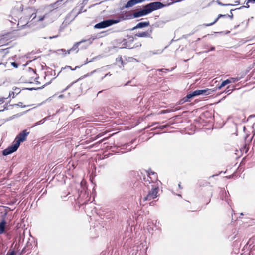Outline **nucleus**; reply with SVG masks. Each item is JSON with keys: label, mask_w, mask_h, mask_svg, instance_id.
Wrapping results in <instances>:
<instances>
[{"label": "nucleus", "mask_w": 255, "mask_h": 255, "mask_svg": "<svg viewBox=\"0 0 255 255\" xmlns=\"http://www.w3.org/2000/svg\"><path fill=\"white\" fill-rule=\"evenodd\" d=\"M164 5L160 2H154L146 5L143 9L126 16H122L123 20H126L133 18L145 16L152 11L162 8Z\"/></svg>", "instance_id": "1"}, {"label": "nucleus", "mask_w": 255, "mask_h": 255, "mask_svg": "<svg viewBox=\"0 0 255 255\" xmlns=\"http://www.w3.org/2000/svg\"><path fill=\"white\" fill-rule=\"evenodd\" d=\"M29 132L26 130L20 132L16 137L14 144L3 151V154L5 156L8 155L17 150L21 142L26 140L27 136Z\"/></svg>", "instance_id": "2"}, {"label": "nucleus", "mask_w": 255, "mask_h": 255, "mask_svg": "<svg viewBox=\"0 0 255 255\" xmlns=\"http://www.w3.org/2000/svg\"><path fill=\"white\" fill-rule=\"evenodd\" d=\"M123 21L122 16H120L118 19L116 20H107L101 22L95 25L96 28L101 29L109 27L113 24H117L121 21Z\"/></svg>", "instance_id": "3"}, {"label": "nucleus", "mask_w": 255, "mask_h": 255, "mask_svg": "<svg viewBox=\"0 0 255 255\" xmlns=\"http://www.w3.org/2000/svg\"><path fill=\"white\" fill-rule=\"evenodd\" d=\"M84 42L87 43L86 47L89 46V45H90L92 43V42L90 40H83L80 42L76 43L71 49H70L69 50H68L67 51V52H66L65 50H64L63 49H59V50H57L58 53L60 54L59 52L61 51L64 53L63 55H65L67 53L69 54L70 53V52L72 51H76V53H77L79 51V49H78L79 45L80 44L84 43Z\"/></svg>", "instance_id": "4"}, {"label": "nucleus", "mask_w": 255, "mask_h": 255, "mask_svg": "<svg viewBox=\"0 0 255 255\" xmlns=\"http://www.w3.org/2000/svg\"><path fill=\"white\" fill-rule=\"evenodd\" d=\"M158 192V187H153L151 191H149L148 194L143 198L144 201H150L157 197Z\"/></svg>", "instance_id": "5"}, {"label": "nucleus", "mask_w": 255, "mask_h": 255, "mask_svg": "<svg viewBox=\"0 0 255 255\" xmlns=\"http://www.w3.org/2000/svg\"><path fill=\"white\" fill-rule=\"evenodd\" d=\"M238 78H230V79H227L226 80L223 81L221 84L220 86L219 87V89H220L222 87L225 86L228 84L231 83H234L236 81H238Z\"/></svg>", "instance_id": "6"}, {"label": "nucleus", "mask_w": 255, "mask_h": 255, "mask_svg": "<svg viewBox=\"0 0 255 255\" xmlns=\"http://www.w3.org/2000/svg\"><path fill=\"white\" fill-rule=\"evenodd\" d=\"M211 90L209 89H206L203 90H197L193 91L195 96H198L200 95H209L211 94Z\"/></svg>", "instance_id": "7"}, {"label": "nucleus", "mask_w": 255, "mask_h": 255, "mask_svg": "<svg viewBox=\"0 0 255 255\" xmlns=\"http://www.w3.org/2000/svg\"><path fill=\"white\" fill-rule=\"evenodd\" d=\"M144 0H130L125 6V8H128L133 5L143 2Z\"/></svg>", "instance_id": "8"}, {"label": "nucleus", "mask_w": 255, "mask_h": 255, "mask_svg": "<svg viewBox=\"0 0 255 255\" xmlns=\"http://www.w3.org/2000/svg\"><path fill=\"white\" fill-rule=\"evenodd\" d=\"M6 224L5 220H2L0 222V235L5 232Z\"/></svg>", "instance_id": "9"}, {"label": "nucleus", "mask_w": 255, "mask_h": 255, "mask_svg": "<svg viewBox=\"0 0 255 255\" xmlns=\"http://www.w3.org/2000/svg\"><path fill=\"white\" fill-rule=\"evenodd\" d=\"M149 25V21L141 22L138 23L136 25V26L134 28V29L142 28L143 27H147Z\"/></svg>", "instance_id": "10"}, {"label": "nucleus", "mask_w": 255, "mask_h": 255, "mask_svg": "<svg viewBox=\"0 0 255 255\" xmlns=\"http://www.w3.org/2000/svg\"><path fill=\"white\" fill-rule=\"evenodd\" d=\"M28 22L27 19H25L24 17V18L21 17L18 21V25L19 27H23L24 26L28 24Z\"/></svg>", "instance_id": "11"}, {"label": "nucleus", "mask_w": 255, "mask_h": 255, "mask_svg": "<svg viewBox=\"0 0 255 255\" xmlns=\"http://www.w3.org/2000/svg\"><path fill=\"white\" fill-rule=\"evenodd\" d=\"M194 96L195 95L194 94V92H193L192 93L187 95V96L182 100L183 101V102H187L189 101V99Z\"/></svg>", "instance_id": "12"}, {"label": "nucleus", "mask_w": 255, "mask_h": 255, "mask_svg": "<svg viewBox=\"0 0 255 255\" xmlns=\"http://www.w3.org/2000/svg\"><path fill=\"white\" fill-rule=\"evenodd\" d=\"M136 36L139 37H148L149 35L147 32H142L136 34Z\"/></svg>", "instance_id": "13"}, {"label": "nucleus", "mask_w": 255, "mask_h": 255, "mask_svg": "<svg viewBox=\"0 0 255 255\" xmlns=\"http://www.w3.org/2000/svg\"><path fill=\"white\" fill-rule=\"evenodd\" d=\"M225 16H226V15L219 14L218 15V17L212 23H211L209 24H207L205 25V26H211V25H213L214 24H215L220 18L223 17H225Z\"/></svg>", "instance_id": "14"}, {"label": "nucleus", "mask_w": 255, "mask_h": 255, "mask_svg": "<svg viewBox=\"0 0 255 255\" xmlns=\"http://www.w3.org/2000/svg\"><path fill=\"white\" fill-rule=\"evenodd\" d=\"M148 174H149V176L150 177V178H152V177H151V176H153V178H154V179H156L157 178V175L154 172H151L149 173Z\"/></svg>", "instance_id": "15"}, {"label": "nucleus", "mask_w": 255, "mask_h": 255, "mask_svg": "<svg viewBox=\"0 0 255 255\" xmlns=\"http://www.w3.org/2000/svg\"><path fill=\"white\" fill-rule=\"evenodd\" d=\"M11 65L15 68H17L18 67V64L15 62H12Z\"/></svg>", "instance_id": "16"}, {"label": "nucleus", "mask_w": 255, "mask_h": 255, "mask_svg": "<svg viewBox=\"0 0 255 255\" xmlns=\"http://www.w3.org/2000/svg\"><path fill=\"white\" fill-rule=\"evenodd\" d=\"M5 98L3 97L0 98V104L3 103L4 102Z\"/></svg>", "instance_id": "17"}, {"label": "nucleus", "mask_w": 255, "mask_h": 255, "mask_svg": "<svg viewBox=\"0 0 255 255\" xmlns=\"http://www.w3.org/2000/svg\"><path fill=\"white\" fill-rule=\"evenodd\" d=\"M44 16H40V17H38V21H41L43 20L44 19Z\"/></svg>", "instance_id": "18"}, {"label": "nucleus", "mask_w": 255, "mask_h": 255, "mask_svg": "<svg viewBox=\"0 0 255 255\" xmlns=\"http://www.w3.org/2000/svg\"><path fill=\"white\" fill-rule=\"evenodd\" d=\"M78 67V66H76L74 69H72L71 67L69 66H66L65 68H64V69L65 68H70L72 70H75V69H76Z\"/></svg>", "instance_id": "19"}, {"label": "nucleus", "mask_w": 255, "mask_h": 255, "mask_svg": "<svg viewBox=\"0 0 255 255\" xmlns=\"http://www.w3.org/2000/svg\"><path fill=\"white\" fill-rule=\"evenodd\" d=\"M43 120H41V121H39L38 122L36 123L35 124V126H36V125H38L39 124L43 123L44 122V121L42 122Z\"/></svg>", "instance_id": "20"}, {"label": "nucleus", "mask_w": 255, "mask_h": 255, "mask_svg": "<svg viewBox=\"0 0 255 255\" xmlns=\"http://www.w3.org/2000/svg\"><path fill=\"white\" fill-rule=\"evenodd\" d=\"M58 37V35H56V36H50V37H49V38L50 39H53V38H56V37Z\"/></svg>", "instance_id": "21"}, {"label": "nucleus", "mask_w": 255, "mask_h": 255, "mask_svg": "<svg viewBox=\"0 0 255 255\" xmlns=\"http://www.w3.org/2000/svg\"><path fill=\"white\" fill-rule=\"evenodd\" d=\"M6 255H14V252H12L10 253L7 254Z\"/></svg>", "instance_id": "22"}, {"label": "nucleus", "mask_w": 255, "mask_h": 255, "mask_svg": "<svg viewBox=\"0 0 255 255\" xmlns=\"http://www.w3.org/2000/svg\"><path fill=\"white\" fill-rule=\"evenodd\" d=\"M70 87V85L68 86L64 90V91H65L67 90L69 87Z\"/></svg>", "instance_id": "23"}, {"label": "nucleus", "mask_w": 255, "mask_h": 255, "mask_svg": "<svg viewBox=\"0 0 255 255\" xmlns=\"http://www.w3.org/2000/svg\"><path fill=\"white\" fill-rule=\"evenodd\" d=\"M251 1L255 2V0H248V2H251Z\"/></svg>", "instance_id": "24"}, {"label": "nucleus", "mask_w": 255, "mask_h": 255, "mask_svg": "<svg viewBox=\"0 0 255 255\" xmlns=\"http://www.w3.org/2000/svg\"><path fill=\"white\" fill-rule=\"evenodd\" d=\"M63 95H60L59 96V98H63Z\"/></svg>", "instance_id": "25"}, {"label": "nucleus", "mask_w": 255, "mask_h": 255, "mask_svg": "<svg viewBox=\"0 0 255 255\" xmlns=\"http://www.w3.org/2000/svg\"><path fill=\"white\" fill-rule=\"evenodd\" d=\"M35 18H36V15H35L33 17V19Z\"/></svg>", "instance_id": "26"}, {"label": "nucleus", "mask_w": 255, "mask_h": 255, "mask_svg": "<svg viewBox=\"0 0 255 255\" xmlns=\"http://www.w3.org/2000/svg\"><path fill=\"white\" fill-rule=\"evenodd\" d=\"M98 136L99 137V136H101V135L100 134H98Z\"/></svg>", "instance_id": "27"}]
</instances>
